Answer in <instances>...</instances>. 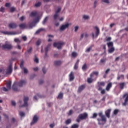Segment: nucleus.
Instances as JSON below:
<instances>
[{
	"label": "nucleus",
	"instance_id": "dca6fc26",
	"mask_svg": "<svg viewBox=\"0 0 128 128\" xmlns=\"http://www.w3.org/2000/svg\"><path fill=\"white\" fill-rule=\"evenodd\" d=\"M19 28H20L24 29V28H28V25L26 24V23H22L20 24H19Z\"/></svg>",
	"mask_w": 128,
	"mask_h": 128
},
{
	"label": "nucleus",
	"instance_id": "052dcab7",
	"mask_svg": "<svg viewBox=\"0 0 128 128\" xmlns=\"http://www.w3.org/2000/svg\"><path fill=\"white\" fill-rule=\"evenodd\" d=\"M24 16H22L21 18H20V22H24Z\"/></svg>",
	"mask_w": 128,
	"mask_h": 128
},
{
	"label": "nucleus",
	"instance_id": "680f3d73",
	"mask_svg": "<svg viewBox=\"0 0 128 128\" xmlns=\"http://www.w3.org/2000/svg\"><path fill=\"white\" fill-rule=\"evenodd\" d=\"M5 6L6 8H10V3H6L5 4Z\"/></svg>",
	"mask_w": 128,
	"mask_h": 128
},
{
	"label": "nucleus",
	"instance_id": "6e6d98bb",
	"mask_svg": "<svg viewBox=\"0 0 128 128\" xmlns=\"http://www.w3.org/2000/svg\"><path fill=\"white\" fill-rule=\"evenodd\" d=\"M78 64H76L74 66V70H78Z\"/></svg>",
	"mask_w": 128,
	"mask_h": 128
},
{
	"label": "nucleus",
	"instance_id": "864d4df0",
	"mask_svg": "<svg viewBox=\"0 0 128 128\" xmlns=\"http://www.w3.org/2000/svg\"><path fill=\"white\" fill-rule=\"evenodd\" d=\"M97 120L98 121V124H102V122H102V118H98Z\"/></svg>",
	"mask_w": 128,
	"mask_h": 128
},
{
	"label": "nucleus",
	"instance_id": "f8f14e48",
	"mask_svg": "<svg viewBox=\"0 0 128 128\" xmlns=\"http://www.w3.org/2000/svg\"><path fill=\"white\" fill-rule=\"evenodd\" d=\"M17 27H18V25L16 24L14 22H11L8 24L9 28L14 29V28H16Z\"/></svg>",
	"mask_w": 128,
	"mask_h": 128
},
{
	"label": "nucleus",
	"instance_id": "c85d7f7f",
	"mask_svg": "<svg viewBox=\"0 0 128 128\" xmlns=\"http://www.w3.org/2000/svg\"><path fill=\"white\" fill-rule=\"evenodd\" d=\"M108 52L110 54H112L114 52V48L112 47L111 48L108 50Z\"/></svg>",
	"mask_w": 128,
	"mask_h": 128
},
{
	"label": "nucleus",
	"instance_id": "c756f323",
	"mask_svg": "<svg viewBox=\"0 0 128 128\" xmlns=\"http://www.w3.org/2000/svg\"><path fill=\"white\" fill-rule=\"evenodd\" d=\"M98 86H106V83L104 82H98Z\"/></svg>",
	"mask_w": 128,
	"mask_h": 128
},
{
	"label": "nucleus",
	"instance_id": "1a4fd4ad",
	"mask_svg": "<svg viewBox=\"0 0 128 128\" xmlns=\"http://www.w3.org/2000/svg\"><path fill=\"white\" fill-rule=\"evenodd\" d=\"M38 117L36 115H34L32 122L30 123L31 126H33V124H36L38 122Z\"/></svg>",
	"mask_w": 128,
	"mask_h": 128
},
{
	"label": "nucleus",
	"instance_id": "2f4dec72",
	"mask_svg": "<svg viewBox=\"0 0 128 128\" xmlns=\"http://www.w3.org/2000/svg\"><path fill=\"white\" fill-rule=\"evenodd\" d=\"M32 50V48H30L26 52H25V56H26L27 54H31Z\"/></svg>",
	"mask_w": 128,
	"mask_h": 128
},
{
	"label": "nucleus",
	"instance_id": "79ce46f5",
	"mask_svg": "<svg viewBox=\"0 0 128 128\" xmlns=\"http://www.w3.org/2000/svg\"><path fill=\"white\" fill-rule=\"evenodd\" d=\"M59 16H60V14L55 13V14H54V20H56V18H58Z\"/></svg>",
	"mask_w": 128,
	"mask_h": 128
},
{
	"label": "nucleus",
	"instance_id": "8fccbe9b",
	"mask_svg": "<svg viewBox=\"0 0 128 128\" xmlns=\"http://www.w3.org/2000/svg\"><path fill=\"white\" fill-rule=\"evenodd\" d=\"M34 62H36V64H38L39 62L38 58H36V56H35V58L34 59Z\"/></svg>",
	"mask_w": 128,
	"mask_h": 128
},
{
	"label": "nucleus",
	"instance_id": "6e6552de",
	"mask_svg": "<svg viewBox=\"0 0 128 128\" xmlns=\"http://www.w3.org/2000/svg\"><path fill=\"white\" fill-rule=\"evenodd\" d=\"M12 72V64H10L6 72V74H10Z\"/></svg>",
	"mask_w": 128,
	"mask_h": 128
},
{
	"label": "nucleus",
	"instance_id": "423d86ee",
	"mask_svg": "<svg viewBox=\"0 0 128 128\" xmlns=\"http://www.w3.org/2000/svg\"><path fill=\"white\" fill-rule=\"evenodd\" d=\"M24 104L23 105L20 106V108H22L24 106H28V97L24 96Z\"/></svg>",
	"mask_w": 128,
	"mask_h": 128
},
{
	"label": "nucleus",
	"instance_id": "e433bc0d",
	"mask_svg": "<svg viewBox=\"0 0 128 128\" xmlns=\"http://www.w3.org/2000/svg\"><path fill=\"white\" fill-rule=\"evenodd\" d=\"M80 125L78 124H74L72 126L71 128H78Z\"/></svg>",
	"mask_w": 128,
	"mask_h": 128
},
{
	"label": "nucleus",
	"instance_id": "412c9836",
	"mask_svg": "<svg viewBox=\"0 0 128 128\" xmlns=\"http://www.w3.org/2000/svg\"><path fill=\"white\" fill-rule=\"evenodd\" d=\"M70 78V82H72V80H74V72H71L69 75Z\"/></svg>",
	"mask_w": 128,
	"mask_h": 128
},
{
	"label": "nucleus",
	"instance_id": "de8ad7c7",
	"mask_svg": "<svg viewBox=\"0 0 128 128\" xmlns=\"http://www.w3.org/2000/svg\"><path fill=\"white\" fill-rule=\"evenodd\" d=\"M98 116V114L94 113L93 114V115L92 117H90V118H96Z\"/></svg>",
	"mask_w": 128,
	"mask_h": 128
},
{
	"label": "nucleus",
	"instance_id": "aec40b11",
	"mask_svg": "<svg viewBox=\"0 0 128 128\" xmlns=\"http://www.w3.org/2000/svg\"><path fill=\"white\" fill-rule=\"evenodd\" d=\"M12 88L14 92H18V87H16V83L14 82L13 84Z\"/></svg>",
	"mask_w": 128,
	"mask_h": 128
},
{
	"label": "nucleus",
	"instance_id": "5fc2aeb1",
	"mask_svg": "<svg viewBox=\"0 0 128 128\" xmlns=\"http://www.w3.org/2000/svg\"><path fill=\"white\" fill-rule=\"evenodd\" d=\"M11 104H12V106H16V102H14V100H12L11 102Z\"/></svg>",
	"mask_w": 128,
	"mask_h": 128
},
{
	"label": "nucleus",
	"instance_id": "393cba45",
	"mask_svg": "<svg viewBox=\"0 0 128 128\" xmlns=\"http://www.w3.org/2000/svg\"><path fill=\"white\" fill-rule=\"evenodd\" d=\"M54 64L55 66H60L62 64V61L60 60H56L54 62Z\"/></svg>",
	"mask_w": 128,
	"mask_h": 128
},
{
	"label": "nucleus",
	"instance_id": "338daca9",
	"mask_svg": "<svg viewBox=\"0 0 128 128\" xmlns=\"http://www.w3.org/2000/svg\"><path fill=\"white\" fill-rule=\"evenodd\" d=\"M78 26H76L75 28H74V32H78Z\"/></svg>",
	"mask_w": 128,
	"mask_h": 128
},
{
	"label": "nucleus",
	"instance_id": "473e14b6",
	"mask_svg": "<svg viewBox=\"0 0 128 128\" xmlns=\"http://www.w3.org/2000/svg\"><path fill=\"white\" fill-rule=\"evenodd\" d=\"M107 46H108V48H110V46L112 48L114 47V42H109L108 43H107Z\"/></svg>",
	"mask_w": 128,
	"mask_h": 128
},
{
	"label": "nucleus",
	"instance_id": "0e129e2a",
	"mask_svg": "<svg viewBox=\"0 0 128 128\" xmlns=\"http://www.w3.org/2000/svg\"><path fill=\"white\" fill-rule=\"evenodd\" d=\"M22 38L23 40H24V42H26L28 40V38H26V36H22Z\"/></svg>",
	"mask_w": 128,
	"mask_h": 128
},
{
	"label": "nucleus",
	"instance_id": "6ab92c4d",
	"mask_svg": "<svg viewBox=\"0 0 128 128\" xmlns=\"http://www.w3.org/2000/svg\"><path fill=\"white\" fill-rule=\"evenodd\" d=\"M4 34H8V36H10L12 34L14 35V34H17V33L16 32H4Z\"/></svg>",
	"mask_w": 128,
	"mask_h": 128
},
{
	"label": "nucleus",
	"instance_id": "69168bd1",
	"mask_svg": "<svg viewBox=\"0 0 128 128\" xmlns=\"http://www.w3.org/2000/svg\"><path fill=\"white\" fill-rule=\"evenodd\" d=\"M42 72H43V73L44 74L46 73V68H42Z\"/></svg>",
	"mask_w": 128,
	"mask_h": 128
},
{
	"label": "nucleus",
	"instance_id": "f257e3e1",
	"mask_svg": "<svg viewBox=\"0 0 128 128\" xmlns=\"http://www.w3.org/2000/svg\"><path fill=\"white\" fill-rule=\"evenodd\" d=\"M98 71H93L90 74V78H88L87 79V82L88 84H92V82H94V78H94V80H96L98 78ZM95 76V77H94Z\"/></svg>",
	"mask_w": 128,
	"mask_h": 128
},
{
	"label": "nucleus",
	"instance_id": "58836bf2",
	"mask_svg": "<svg viewBox=\"0 0 128 128\" xmlns=\"http://www.w3.org/2000/svg\"><path fill=\"white\" fill-rule=\"evenodd\" d=\"M92 46H94V45L91 46L90 47L87 48L86 50V52H90L92 50Z\"/></svg>",
	"mask_w": 128,
	"mask_h": 128
},
{
	"label": "nucleus",
	"instance_id": "ddd939ff",
	"mask_svg": "<svg viewBox=\"0 0 128 128\" xmlns=\"http://www.w3.org/2000/svg\"><path fill=\"white\" fill-rule=\"evenodd\" d=\"M98 116L101 118L102 122H106V118L104 116L102 115V112H100L98 114Z\"/></svg>",
	"mask_w": 128,
	"mask_h": 128
},
{
	"label": "nucleus",
	"instance_id": "7c9ffc66",
	"mask_svg": "<svg viewBox=\"0 0 128 128\" xmlns=\"http://www.w3.org/2000/svg\"><path fill=\"white\" fill-rule=\"evenodd\" d=\"M44 28H40L38 29L36 32V34H38L40 32H44Z\"/></svg>",
	"mask_w": 128,
	"mask_h": 128
},
{
	"label": "nucleus",
	"instance_id": "a211bd4d",
	"mask_svg": "<svg viewBox=\"0 0 128 128\" xmlns=\"http://www.w3.org/2000/svg\"><path fill=\"white\" fill-rule=\"evenodd\" d=\"M94 28L96 30V37L98 38V34H100V28H98L97 26H94Z\"/></svg>",
	"mask_w": 128,
	"mask_h": 128
},
{
	"label": "nucleus",
	"instance_id": "bf43d9fd",
	"mask_svg": "<svg viewBox=\"0 0 128 128\" xmlns=\"http://www.w3.org/2000/svg\"><path fill=\"white\" fill-rule=\"evenodd\" d=\"M14 41L15 42H20V39L18 38H15L14 40Z\"/></svg>",
	"mask_w": 128,
	"mask_h": 128
},
{
	"label": "nucleus",
	"instance_id": "39448f33",
	"mask_svg": "<svg viewBox=\"0 0 128 128\" xmlns=\"http://www.w3.org/2000/svg\"><path fill=\"white\" fill-rule=\"evenodd\" d=\"M124 102L122 103V106H126V104H128V94L126 93L125 94H124L123 95L122 98H124Z\"/></svg>",
	"mask_w": 128,
	"mask_h": 128
},
{
	"label": "nucleus",
	"instance_id": "c9c22d12",
	"mask_svg": "<svg viewBox=\"0 0 128 128\" xmlns=\"http://www.w3.org/2000/svg\"><path fill=\"white\" fill-rule=\"evenodd\" d=\"M50 44H48V46L45 48V52H48V48H50Z\"/></svg>",
	"mask_w": 128,
	"mask_h": 128
},
{
	"label": "nucleus",
	"instance_id": "5701e85b",
	"mask_svg": "<svg viewBox=\"0 0 128 128\" xmlns=\"http://www.w3.org/2000/svg\"><path fill=\"white\" fill-rule=\"evenodd\" d=\"M124 86H126V82H123L119 84V86L120 90H124Z\"/></svg>",
	"mask_w": 128,
	"mask_h": 128
},
{
	"label": "nucleus",
	"instance_id": "c03bdc74",
	"mask_svg": "<svg viewBox=\"0 0 128 128\" xmlns=\"http://www.w3.org/2000/svg\"><path fill=\"white\" fill-rule=\"evenodd\" d=\"M41 5H42V2H38L36 3L34 6H35L36 8H38V6H40Z\"/></svg>",
	"mask_w": 128,
	"mask_h": 128
},
{
	"label": "nucleus",
	"instance_id": "9d476101",
	"mask_svg": "<svg viewBox=\"0 0 128 128\" xmlns=\"http://www.w3.org/2000/svg\"><path fill=\"white\" fill-rule=\"evenodd\" d=\"M84 88H86V84H82L78 88V94H80V92H82Z\"/></svg>",
	"mask_w": 128,
	"mask_h": 128
},
{
	"label": "nucleus",
	"instance_id": "f03ea898",
	"mask_svg": "<svg viewBox=\"0 0 128 128\" xmlns=\"http://www.w3.org/2000/svg\"><path fill=\"white\" fill-rule=\"evenodd\" d=\"M88 116V113L86 112L80 114L78 115V118L76 119V122H80V120H86Z\"/></svg>",
	"mask_w": 128,
	"mask_h": 128
},
{
	"label": "nucleus",
	"instance_id": "4be33fe9",
	"mask_svg": "<svg viewBox=\"0 0 128 128\" xmlns=\"http://www.w3.org/2000/svg\"><path fill=\"white\" fill-rule=\"evenodd\" d=\"M6 88L8 90H10L12 88V81H8L6 84Z\"/></svg>",
	"mask_w": 128,
	"mask_h": 128
},
{
	"label": "nucleus",
	"instance_id": "4d7b16f0",
	"mask_svg": "<svg viewBox=\"0 0 128 128\" xmlns=\"http://www.w3.org/2000/svg\"><path fill=\"white\" fill-rule=\"evenodd\" d=\"M0 12H4V8L1 7L0 8Z\"/></svg>",
	"mask_w": 128,
	"mask_h": 128
},
{
	"label": "nucleus",
	"instance_id": "0eeeda50",
	"mask_svg": "<svg viewBox=\"0 0 128 128\" xmlns=\"http://www.w3.org/2000/svg\"><path fill=\"white\" fill-rule=\"evenodd\" d=\"M70 26V24L66 23L65 24H62L60 27V30L64 31V30H66V28H68Z\"/></svg>",
	"mask_w": 128,
	"mask_h": 128
},
{
	"label": "nucleus",
	"instance_id": "a19ab883",
	"mask_svg": "<svg viewBox=\"0 0 128 128\" xmlns=\"http://www.w3.org/2000/svg\"><path fill=\"white\" fill-rule=\"evenodd\" d=\"M40 44H42V40H40V39L38 40L36 42V45L37 46H38Z\"/></svg>",
	"mask_w": 128,
	"mask_h": 128
},
{
	"label": "nucleus",
	"instance_id": "4468645a",
	"mask_svg": "<svg viewBox=\"0 0 128 128\" xmlns=\"http://www.w3.org/2000/svg\"><path fill=\"white\" fill-rule=\"evenodd\" d=\"M112 88V83L110 82L107 84V86L106 88V90L107 92H110V88Z\"/></svg>",
	"mask_w": 128,
	"mask_h": 128
},
{
	"label": "nucleus",
	"instance_id": "2eb2a0df",
	"mask_svg": "<svg viewBox=\"0 0 128 128\" xmlns=\"http://www.w3.org/2000/svg\"><path fill=\"white\" fill-rule=\"evenodd\" d=\"M110 112H112V110L108 109L105 112V114H106V116H107V118H110Z\"/></svg>",
	"mask_w": 128,
	"mask_h": 128
},
{
	"label": "nucleus",
	"instance_id": "72a5a7b5",
	"mask_svg": "<svg viewBox=\"0 0 128 128\" xmlns=\"http://www.w3.org/2000/svg\"><path fill=\"white\" fill-rule=\"evenodd\" d=\"M64 96V94L62 92H60V94L58 95V98H59V100H62Z\"/></svg>",
	"mask_w": 128,
	"mask_h": 128
},
{
	"label": "nucleus",
	"instance_id": "774afa93",
	"mask_svg": "<svg viewBox=\"0 0 128 128\" xmlns=\"http://www.w3.org/2000/svg\"><path fill=\"white\" fill-rule=\"evenodd\" d=\"M100 93L102 94H106V90H104V89L101 90Z\"/></svg>",
	"mask_w": 128,
	"mask_h": 128
},
{
	"label": "nucleus",
	"instance_id": "37998d69",
	"mask_svg": "<svg viewBox=\"0 0 128 128\" xmlns=\"http://www.w3.org/2000/svg\"><path fill=\"white\" fill-rule=\"evenodd\" d=\"M48 17H46V18L44 20L43 22H42V24H46V22H48Z\"/></svg>",
	"mask_w": 128,
	"mask_h": 128
},
{
	"label": "nucleus",
	"instance_id": "a878e982",
	"mask_svg": "<svg viewBox=\"0 0 128 128\" xmlns=\"http://www.w3.org/2000/svg\"><path fill=\"white\" fill-rule=\"evenodd\" d=\"M82 70H84V72H86V70H88V65H86V64L85 63L82 66Z\"/></svg>",
	"mask_w": 128,
	"mask_h": 128
},
{
	"label": "nucleus",
	"instance_id": "f3484780",
	"mask_svg": "<svg viewBox=\"0 0 128 128\" xmlns=\"http://www.w3.org/2000/svg\"><path fill=\"white\" fill-rule=\"evenodd\" d=\"M36 26V24H34V22H32L30 23H28V28H29L30 30L34 26Z\"/></svg>",
	"mask_w": 128,
	"mask_h": 128
},
{
	"label": "nucleus",
	"instance_id": "b1692460",
	"mask_svg": "<svg viewBox=\"0 0 128 128\" xmlns=\"http://www.w3.org/2000/svg\"><path fill=\"white\" fill-rule=\"evenodd\" d=\"M38 16V12L36 11L32 12L30 14V16H32V18H33V16Z\"/></svg>",
	"mask_w": 128,
	"mask_h": 128
},
{
	"label": "nucleus",
	"instance_id": "603ef678",
	"mask_svg": "<svg viewBox=\"0 0 128 128\" xmlns=\"http://www.w3.org/2000/svg\"><path fill=\"white\" fill-rule=\"evenodd\" d=\"M22 70H24V74H28V69L24 68H23Z\"/></svg>",
	"mask_w": 128,
	"mask_h": 128
},
{
	"label": "nucleus",
	"instance_id": "f704fd0d",
	"mask_svg": "<svg viewBox=\"0 0 128 128\" xmlns=\"http://www.w3.org/2000/svg\"><path fill=\"white\" fill-rule=\"evenodd\" d=\"M72 58H76V56H78V53L76 52H72Z\"/></svg>",
	"mask_w": 128,
	"mask_h": 128
},
{
	"label": "nucleus",
	"instance_id": "7ed1b4c3",
	"mask_svg": "<svg viewBox=\"0 0 128 128\" xmlns=\"http://www.w3.org/2000/svg\"><path fill=\"white\" fill-rule=\"evenodd\" d=\"M2 50H12V44H8V42H6L2 46Z\"/></svg>",
	"mask_w": 128,
	"mask_h": 128
},
{
	"label": "nucleus",
	"instance_id": "cd10ccee",
	"mask_svg": "<svg viewBox=\"0 0 128 128\" xmlns=\"http://www.w3.org/2000/svg\"><path fill=\"white\" fill-rule=\"evenodd\" d=\"M40 22V18L38 16L36 18L33 20L32 22H34V24H36L37 22Z\"/></svg>",
	"mask_w": 128,
	"mask_h": 128
},
{
	"label": "nucleus",
	"instance_id": "20e7f679",
	"mask_svg": "<svg viewBox=\"0 0 128 128\" xmlns=\"http://www.w3.org/2000/svg\"><path fill=\"white\" fill-rule=\"evenodd\" d=\"M64 44V42H54V48H57L58 50H62V46Z\"/></svg>",
	"mask_w": 128,
	"mask_h": 128
},
{
	"label": "nucleus",
	"instance_id": "ea45409f",
	"mask_svg": "<svg viewBox=\"0 0 128 128\" xmlns=\"http://www.w3.org/2000/svg\"><path fill=\"white\" fill-rule=\"evenodd\" d=\"M72 122V120L70 119H68L66 122L65 124H70Z\"/></svg>",
	"mask_w": 128,
	"mask_h": 128
},
{
	"label": "nucleus",
	"instance_id": "a18cd8bd",
	"mask_svg": "<svg viewBox=\"0 0 128 128\" xmlns=\"http://www.w3.org/2000/svg\"><path fill=\"white\" fill-rule=\"evenodd\" d=\"M118 109H116L114 110V114L115 116H116V114H118Z\"/></svg>",
	"mask_w": 128,
	"mask_h": 128
},
{
	"label": "nucleus",
	"instance_id": "3c124183",
	"mask_svg": "<svg viewBox=\"0 0 128 128\" xmlns=\"http://www.w3.org/2000/svg\"><path fill=\"white\" fill-rule=\"evenodd\" d=\"M14 10H16V8H14V7H12L10 8V12H14Z\"/></svg>",
	"mask_w": 128,
	"mask_h": 128
},
{
	"label": "nucleus",
	"instance_id": "e2e57ef3",
	"mask_svg": "<svg viewBox=\"0 0 128 128\" xmlns=\"http://www.w3.org/2000/svg\"><path fill=\"white\" fill-rule=\"evenodd\" d=\"M103 2H105L106 4H110L109 0H102Z\"/></svg>",
	"mask_w": 128,
	"mask_h": 128
},
{
	"label": "nucleus",
	"instance_id": "09e8293b",
	"mask_svg": "<svg viewBox=\"0 0 128 128\" xmlns=\"http://www.w3.org/2000/svg\"><path fill=\"white\" fill-rule=\"evenodd\" d=\"M83 18L84 20H88V18H90V16H87V15H84Z\"/></svg>",
	"mask_w": 128,
	"mask_h": 128
},
{
	"label": "nucleus",
	"instance_id": "9b49d317",
	"mask_svg": "<svg viewBox=\"0 0 128 128\" xmlns=\"http://www.w3.org/2000/svg\"><path fill=\"white\" fill-rule=\"evenodd\" d=\"M26 84V80H20L18 83L17 84L18 86L22 87L23 86H24Z\"/></svg>",
	"mask_w": 128,
	"mask_h": 128
},
{
	"label": "nucleus",
	"instance_id": "13d9d810",
	"mask_svg": "<svg viewBox=\"0 0 128 128\" xmlns=\"http://www.w3.org/2000/svg\"><path fill=\"white\" fill-rule=\"evenodd\" d=\"M60 10H62V8H60L57 10L55 13L60 14Z\"/></svg>",
	"mask_w": 128,
	"mask_h": 128
},
{
	"label": "nucleus",
	"instance_id": "bb28decb",
	"mask_svg": "<svg viewBox=\"0 0 128 128\" xmlns=\"http://www.w3.org/2000/svg\"><path fill=\"white\" fill-rule=\"evenodd\" d=\"M106 62V58H104L100 60V63L104 64Z\"/></svg>",
	"mask_w": 128,
	"mask_h": 128
},
{
	"label": "nucleus",
	"instance_id": "4c0bfd02",
	"mask_svg": "<svg viewBox=\"0 0 128 128\" xmlns=\"http://www.w3.org/2000/svg\"><path fill=\"white\" fill-rule=\"evenodd\" d=\"M19 115L22 118V116H26V113H24V112H20Z\"/></svg>",
	"mask_w": 128,
	"mask_h": 128
},
{
	"label": "nucleus",
	"instance_id": "49530a36",
	"mask_svg": "<svg viewBox=\"0 0 128 128\" xmlns=\"http://www.w3.org/2000/svg\"><path fill=\"white\" fill-rule=\"evenodd\" d=\"M24 60H22L21 62H20V68H22H22H24Z\"/></svg>",
	"mask_w": 128,
	"mask_h": 128
}]
</instances>
